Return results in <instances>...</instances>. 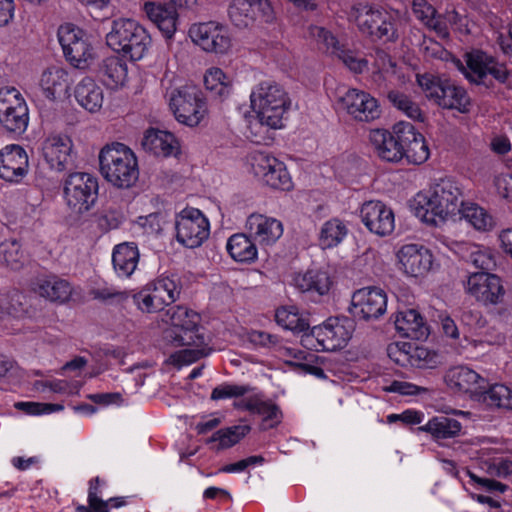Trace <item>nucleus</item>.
<instances>
[{
	"label": "nucleus",
	"mask_w": 512,
	"mask_h": 512,
	"mask_svg": "<svg viewBox=\"0 0 512 512\" xmlns=\"http://www.w3.org/2000/svg\"><path fill=\"white\" fill-rule=\"evenodd\" d=\"M170 325L163 332L164 341L173 346H186L170 356L171 362L181 365L193 363L207 355L205 336L200 327V315L184 306H175L167 311Z\"/></svg>",
	"instance_id": "nucleus-1"
},
{
	"label": "nucleus",
	"mask_w": 512,
	"mask_h": 512,
	"mask_svg": "<svg viewBox=\"0 0 512 512\" xmlns=\"http://www.w3.org/2000/svg\"><path fill=\"white\" fill-rule=\"evenodd\" d=\"M461 190L451 179H441L426 193L415 197V214L423 222L438 225L461 207Z\"/></svg>",
	"instance_id": "nucleus-2"
},
{
	"label": "nucleus",
	"mask_w": 512,
	"mask_h": 512,
	"mask_svg": "<svg viewBox=\"0 0 512 512\" xmlns=\"http://www.w3.org/2000/svg\"><path fill=\"white\" fill-rule=\"evenodd\" d=\"M250 101L258 118V122L251 125V129L254 126L272 129L283 127V119L291 107V99L282 85L273 80L261 81L252 89Z\"/></svg>",
	"instance_id": "nucleus-3"
},
{
	"label": "nucleus",
	"mask_w": 512,
	"mask_h": 512,
	"mask_svg": "<svg viewBox=\"0 0 512 512\" xmlns=\"http://www.w3.org/2000/svg\"><path fill=\"white\" fill-rule=\"evenodd\" d=\"M100 172L113 186L127 189L139 178L134 152L122 143L106 145L99 153Z\"/></svg>",
	"instance_id": "nucleus-4"
},
{
	"label": "nucleus",
	"mask_w": 512,
	"mask_h": 512,
	"mask_svg": "<svg viewBox=\"0 0 512 512\" xmlns=\"http://www.w3.org/2000/svg\"><path fill=\"white\" fill-rule=\"evenodd\" d=\"M465 64L458 61V68L465 78L491 93H498L496 84L507 83L510 72L507 67L482 50H472L464 56Z\"/></svg>",
	"instance_id": "nucleus-5"
},
{
	"label": "nucleus",
	"mask_w": 512,
	"mask_h": 512,
	"mask_svg": "<svg viewBox=\"0 0 512 512\" xmlns=\"http://www.w3.org/2000/svg\"><path fill=\"white\" fill-rule=\"evenodd\" d=\"M107 45L118 53H123L132 61L144 57L151 44L147 30L137 21L129 18H119L112 22V27L106 35Z\"/></svg>",
	"instance_id": "nucleus-6"
},
{
	"label": "nucleus",
	"mask_w": 512,
	"mask_h": 512,
	"mask_svg": "<svg viewBox=\"0 0 512 512\" xmlns=\"http://www.w3.org/2000/svg\"><path fill=\"white\" fill-rule=\"evenodd\" d=\"M349 17L362 34L374 40L394 42L398 38L395 17L381 7L356 4L351 7Z\"/></svg>",
	"instance_id": "nucleus-7"
},
{
	"label": "nucleus",
	"mask_w": 512,
	"mask_h": 512,
	"mask_svg": "<svg viewBox=\"0 0 512 512\" xmlns=\"http://www.w3.org/2000/svg\"><path fill=\"white\" fill-rule=\"evenodd\" d=\"M417 82L425 96L443 109L467 113L471 100L467 91L450 79H443L431 74L417 76Z\"/></svg>",
	"instance_id": "nucleus-8"
},
{
	"label": "nucleus",
	"mask_w": 512,
	"mask_h": 512,
	"mask_svg": "<svg viewBox=\"0 0 512 512\" xmlns=\"http://www.w3.org/2000/svg\"><path fill=\"white\" fill-rule=\"evenodd\" d=\"M166 98L175 119L189 127L197 126L207 113L206 101L196 86L171 89L167 91Z\"/></svg>",
	"instance_id": "nucleus-9"
},
{
	"label": "nucleus",
	"mask_w": 512,
	"mask_h": 512,
	"mask_svg": "<svg viewBox=\"0 0 512 512\" xmlns=\"http://www.w3.org/2000/svg\"><path fill=\"white\" fill-rule=\"evenodd\" d=\"M180 295L176 276H160L133 295V302L143 313H156L175 302Z\"/></svg>",
	"instance_id": "nucleus-10"
},
{
	"label": "nucleus",
	"mask_w": 512,
	"mask_h": 512,
	"mask_svg": "<svg viewBox=\"0 0 512 512\" xmlns=\"http://www.w3.org/2000/svg\"><path fill=\"white\" fill-rule=\"evenodd\" d=\"M98 195L97 178L89 173L74 172L64 181V199L69 209L82 214L91 209Z\"/></svg>",
	"instance_id": "nucleus-11"
},
{
	"label": "nucleus",
	"mask_w": 512,
	"mask_h": 512,
	"mask_svg": "<svg viewBox=\"0 0 512 512\" xmlns=\"http://www.w3.org/2000/svg\"><path fill=\"white\" fill-rule=\"evenodd\" d=\"M0 123L8 132L18 135H22L28 127V106L16 88L0 90Z\"/></svg>",
	"instance_id": "nucleus-12"
},
{
	"label": "nucleus",
	"mask_w": 512,
	"mask_h": 512,
	"mask_svg": "<svg viewBox=\"0 0 512 512\" xmlns=\"http://www.w3.org/2000/svg\"><path fill=\"white\" fill-rule=\"evenodd\" d=\"M176 239L187 248H197L209 237L210 224L196 208H185L175 220Z\"/></svg>",
	"instance_id": "nucleus-13"
},
{
	"label": "nucleus",
	"mask_w": 512,
	"mask_h": 512,
	"mask_svg": "<svg viewBox=\"0 0 512 512\" xmlns=\"http://www.w3.org/2000/svg\"><path fill=\"white\" fill-rule=\"evenodd\" d=\"M253 174L274 189L289 190L291 177L285 164L266 152L256 151L250 157Z\"/></svg>",
	"instance_id": "nucleus-14"
},
{
	"label": "nucleus",
	"mask_w": 512,
	"mask_h": 512,
	"mask_svg": "<svg viewBox=\"0 0 512 512\" xmlns=\"http://www.w3.org/2000/svg\"><path fill=\"white\" fill-rule=\"evenodd\" d=\"M465 290L484 305L502 303L506 293L501 278L487 272L471 273L467 278Z\"/></svg>",
	"instance_id": "nucleus-15"
},
{
	"label": "nucleus",
	"mask_w": 512,
	"mask_h": 512,
	"mask_svg": "<svg viewBox=\"0 0 512 512\" xmlns=\"http://www.w3.org/2000/svg\"><path fill=\"white\" fill-rule=\"evenodd\" d=\"M338 104L357 121L371 122L381 115L378 100L368 92L356 88L348 89L341 95Z\"/></svg>",
	"instance_id": "nucleus-16"
},
{
	"label": "nucleus",
	"mask_w": 512,
	"mask_h": 512,
	"mask_svg": "<svg viewBox=\"0 0 512 512\" xmlns=\"http://www.w3.org/2000/svg\"><path fill=\"white\" fill-rule=\"evenodd\" d=\"M189 34L192 41L206 52L225 54L231 47L228 30L214 21L193 25Z\"/></svg>",
	"instance_id": "nucleus-17"
},
{
	"label": "nucleus",
	"mask_w": 512,
	"mask_h": 512,
	"mask_svg": "<svg viewBox=\"0 0 512 512\" xmlns=\"http://www.w3.org/2000/svg\"><path fill=\"white\" fill-rule=\"evenodd\" d=\"M387 295L381 288L364 287L352 295L350 312L355 318L377 319L386 312Z\"/></svg>",
	"instance_id": "nucleus-18"
},
{
	"label": "nucleus",
	"mask_w": 512,
	"mask_h": 512,
	"mask_svg": "<svg viewBox=\"0 0 512 512\" xmlns=\"http://www.w3.org/2000/svg\"><path fill=\"white\" fill-rule=\"evenodd\" d=\"M350 338L351 332L344 324L330 319L327 323L314 327L306 342L317 350L336 351L345 347Z\"/></svg>",
	"instance_id": "nucleus-19"
},
{
	"label": "nucleus",
	"mask_w": 512,
	"mask_h": 512,
	"mask_svg": "<svg viewBox=\"0 0 512 512\" xmlns=\"http://www.w3.org/2000/svg\"><path fill=\"white\" fill-rule=\"evenodd\" d=\"M360 218L371 233L381 237L391 234L395 227L392 209L381 201L364 202L360 209Z\"/></svg>",
	"instance_id": "nucleus-20"
},
{
	"label": "nucleus",
	"mask_w": 512,
	"mask_h": 512,
	"mask_svg": "<svg viewBox=\"0 0 512 512\" xmlns=\"http://www.w3.org/2000/svg\"><path fill=\"white\" fill-rule=\"evenodd\" d=\"M308 35L323 44L327 52L337 56L351 71L361 73L367 67V61L364 58L357 57L352 51L346 50L326 28L310 25Z\"/></svg>",
	"instance_id": "nucleus-21"
},
{
	"label": "nucleus",
	"mask_w": 512,
	"mask_h": 512,
	"mask_svg": "<svg viewBox=\"0 0 512 512\" xmlns=\"http://www.w3.org/2000/svg\"><path fill=\"white\" fill-rule=\"evenodd\" d=\"M399 269L408 276L421 277L426 275L433 264V255L422 245L407 244L397 252Z\"/></svg>",
	"instance_id": "nucleus-22"
},
{
	"label": "nucleus",
	"mask_w": 512,
	"mask_h": 512,
	"mask_svg": "<svg viewBox=\"0 0 512 512\" xmlns=\"http://www.w3.org/2000/svg\"><path fill=\"white\" fill-rule=\"evenodd\" d=\"M28 156L19 145H7L0 151V178L12 183L20 182L28 172Z\"/></svg>",
	"instance_id": "nucleus-23"
},
{
	"label": "nucleus",
	"mask_w": 512,
	"mask_h": 512,
	"mask_svg": "<svg viewBox=\"0 0 512 512\" xmlns=\"http://www.w3.org/2000/svg\"><path fill=\"white\" fill-rule=\"evenodd\" d=\"M398 123L392 132L386 129H373L369 132V142L376 154L384 161L397 163L403 159L404 148L397 131Z\"/></svg>",
	"instance_id": "nucleus-24"
},
{
	"label": "nucleus",
	"mask_w": 512,
	"mask_h": 512,
	"mask_svg": "<svg viewBox=\"0 0 512 512\" xmlns=\"http://www.w3.org/2000/svg\"><path fill=\"white\" fill-rule=\"evenodd\" d=\"M397 131L404 148L403 159L415 165L424 163L430 155L424 136L411 123L404 121L398 122Z\"/></svg>",
	"instance_id": "nucleus-25"
},
{
	"label": "nucleus",
	"mask_w": 512,
	"mask_h": 512,
	"mask_svg": "<svg viewBox=\"0 0 512 512\" xmlns=\"http://www.w3.org/2000/svg\"><path fill=\"white\" fill-rule=\"evenodd\" d=\"M72 147L69 136L50 135L42 144L43 157L51 169L63 171L73 163Z\"/></svg>",
	"instance_id": "nucleus-26"
},
{
	"label": "nucleus",
	"mask_w": 512,
	"mask_h": 512,
	"mask_svg": "<svg viewBox=\"0 0 512 512\" xmlns=\"http://www.w3.org/2000/svg\"><path fill=\"white\" fill-rule=\"evenodd\" d=\"M447 386L458 393L478 395L485 388L486 380L468 366L450 368L445 376Z\"/></svg>",
	"instance_id": "nucleus-27"
},
{
	"label": "nucleus",
	"mask_w": 512,
	"mask_h": 512,
	"mask_svg": "<svg viewBox=\"0 0 512 512\" xmlns=\"http://www.w3.org/2000/svg\"><path fill=\"white\" fill-rule=\"evenodd\" d=\"M246 228L255 242L265 246L274 244L283 234L281 221L257 213L247 218Z\"/></svg>",
	"instance_id": "nucleus-28"
},
{
	"label": "nucleus",
	"mask_w": 512,
	"mask_h": 512,
	"mask_svg": "<svg viewBox=\"0 0 512 512\" xmlns=\"http://www.w3.org/2000/svg\"><path fill=\"white\" fill-rule=\"evenodd\" d=\"M70 84L71 79L68 72L59 66H52L45 69L39 80L43 94L49 100H55L65 95Z\"/></svg>",
	"instance_id": "nucleus-29"
},
{
	"label": "nucleus",
	"mask_w": 512,
	"mask_h": 512,
	"mask_svg": "<svg viewBox=\"0 0 512 512\" xmlns=\"http://www.w3.org/2000/svg\"><path fill=\"white\" fill-rule=\"evenodd\" d=\"M141 144L146 151L156 156L168 157L179 152L177 139L168 131L149 129L145 132Z\"/></svg>",
	"instance_id": "nucleus-30"
},
{
	"label": "nucleus",
	"mask_w": 512,
	"mask_h": 512,
	"mask_svg": "<svg viewBox=\"0 0 512 512\" xmlns=\"http://www.w3.org/2000/svg\"><path fill=\"white\" fill-rule=\"evenodd\" d=\"M394 323L397 331L404 337L420 340L428 336V328L423 317L415 309L398 311Z\"/></svg>",
	"instance_id": "nucleus-31"
},
{
	"label": "nucleus",
	"mask_w": 512,
	"mask_h": 512,
	"mask_svg": "<svg viewBox=\"0 0 512 512\" xmlns=\"http://www.w3.org/2000/svg\"><path fill=\"white\" fill-rule=\"evenodd\" d=\"M34 315L29 298L18 290L0 294V318H30Z\"/></svg>",
	"instance_id": "nucleus-32"
},
{
	"label": "nucleus",
	"mask_w": 512,
	"mask_h": 512,
	"mask_svg": "<svg viewBox=\"0 0 512 512\" xmlns=\"http://www.w3.org/2000/svg\"><path fill=\"white\" fill-rule=\"evenodd\" d=\"M139 250L134 243H121L114 247L112 264L118 277L129 278L137 268Z\"/></svg>",
	"instance_id": "nucleus-33"
},
{
	"label": "nucleus",
	"mask_w": 512,
	"mask_h": 512,
	"mask_svg": "<svg viewBox=\"0 0 512 512\" xmlns=\"http://www.w3.org/2000/svg\"><path fill=\"white\" fill-rule=\"evenodd\" d=\"M144 10L148 18L156 24L167 39L173 37L177 29L178 20V13L175 9L169 8L166 4L147 2L144 5Z\"/></svg>",
	"instance_id": "nucleus-34"
},
{
	"label": "nucleus",
	"mask_w": 512,
	"mask_h": 512,
	"mask_svg": "<svg viewBox=\"0 0 512 512\" xmlns=\"http://www.w3.org/2000/svg\"><path fill=\"white\" fill-rule=\"evenodd\" d=\"M295 287L302 293L325 295L329 292L332 281L327 272L308 270L297 274L293 279Z\"/></svg>",
	"instance_id": "nucleus-35"
},
{
	"label": "nucleus",
	"mask_w": 512,
	"mask_h": 512,
	"mask_svg": "<svg viewBox=\"0 0 512 512\" xmlns=\"http://www.w3.org/2000/svg\"><path fill=\"white\" fill-rule=\"evenodd\" d=\"M411 9L417 20L428 29L435 31L442 38L448 37L449 32L445 21L427 0H412Z\"/></svg>",
	"instance_id": "nucleus-36"
},
{
	"label": "nucleus",
	"mask_w": 512,
	"mask_h": 512,
	"mask_svg": "<svg viewBox=\"0 0 512 512\" xmlns=\"http://www.w3.org/2000/svg\"><path fill=\"white\" fill-rule=\"evenodd\" d=\"M75 99L80 106L89 112H97L104 102L102 88L92 79H82L75 88Z\"/></svg>",
	"instance_id": "nucleus-37"
},
{
	"label": "nucleus",
	"mask_w": 512,
	"mask_h": 512,
	"mask_svg": "<svg viewBox=\"0 0 512 512\" xmlns=\"http://www.w3.org/2000/svg\"><path fill=\"white\" fill-rule=\"evenodd\" d=\"M98 75L105 86L115 89L124 85L127 79V65L118 56H110L102 60Z\"/></svg>",
	"instance_id": "nucleus-38"
},
{
	"label": "nucleus",
	"mask_w": 512,
	"mask_h": 512,
	"mask_svg": "<svg viewBox=\"0 0 512 512\" xmlns=\"http://www.w3.org/2000/svg\"><path fill=\"white\" fill-rule=\"evenodd\" d=\"M36 291L51 302L63 304L71 298L72 286L66 279L49 276L38 281Z\"/></svg>",
	"instance_id": "nucleus-39"
},
{
	"label": "nucleus",
	"mask_w": 512,
	"mask_h": 512,
	"mask_svg": "<svg viewBox=\"0 0 512 512\" xmlns=\"http://www.w3.org/2000/svg\"><path fill=\"white\" fill-rule=\"evenodd\" d=\"M462 429V425L454 418L447 416H435L425 425L418 428L419 431L429 433L433 439H451L457 437Z\"/></svg>",
	"instance_id": "nucleus-40"
},
{
	"label": "nucleus",
	"mask_w": 512,
	"mask_h": 512,
	"mask_svg": "<svg viewBox=\"0 0 512 512\" xmlns=\"http://www.w3.org/2000/svg\"><path fill=\"white\" fill-rule=\"evenodd\" d=\"M229 255L237 262H253L257 258V248L250 235L243 233L232 235L226 245Z\"/></svg>",
	"instance_id": "nucleus-41"
},
{
	"label": "nucleus",
	"mask_w": 512,
	"mask_h": 512,
	"mask_svg": "<svg viewBox=\"0 0 512 512\" xmlns=\"http://www.w3.org/2000/svg\"><path fill=\"white\" fill-rule=\"evenodd\" d=\"M348 234L345 223L332 218L327 220L321 227L319 233V244L323 249H330L338 246Z\"/></svg>",
	"instance_id": "nucleus-42"
},
{
	"label": "nucleus",
	"mask_w": 512,
	"mask_h": 512,
	"mask_svg": "<svg viewBox=\"0 0 512 512\" xmlns=\"http://www.w3.org/2000/svg\"><path fill=\"white\" fill-rule=\"evenodd\" d=\"M476 230L489 231L494 226L492 216L482 207L471 202H461L458 211Z\"/></svg>",
	"instance_id": "nucleus-43"
},
{
	"label": "nucleus",
	"mask_w": 512,
	"mask_h": 512,
	"mask_svg": "<svg viewBox=\"0 0 512 512\" xmlns=\"http://www.w3.org/2000/svg\"><path fill=\"white\" fill-rule=\"evenodd\" d=\"M228 16L235 27L240 29L249 27L256 19L253 2L250 0H233L228 8Z\"/></svg>",
	"instance_id": "nucleus-44"
},
{
	"label": "nucleus",
	"mask_w": 512,
	"mask_h": 512,
	"mask_svg": "<svg viewBox=\"0 0 512 512\" xmlns=\"http://www.w3.org/2000/svg\"><path fill=\"white\" fill-rule=\"evenodd\" d=\"M481 400L489 407L512 410V390L503 385L495 384L488 390H481Z\"/></svg>",
	"instance_id": "nucleus-45"
},
{
	"label": "nucleus",
	"mask_w": 512,
	"mask_h": 512,
	"mask_svg": "<svg viewBox=\"0 0 512 512\" xmlns=\"http://www.w3.org/2000/svg\"><path fill=\"white\" fill-rule=\"evenodd\" d=\"M387 98L395 108L402 111L410 119L418 122L425 120V115L419 105L412 101L408 95L392 90L388 92Z\"/></svg>",
	"instance_id": "nucleus-46"
},
{
	"label": "nucleus",
	"mask_w": 512,
	"mask_h": 512,
	"mask_svg": "<svg viewBox=\"0 0 512 512\" xmlns=\"http://www.w3.org/2000/svg\"><path fill=\"white\" fill-rule=\"evenodd\" d=\"M275 319L278 325L293 332H302L309 327L308 323L299 316L294 306L278 308Z\"/></svg>",
	"instance_id": "nucleus-47"
},
{
	"label": "nucleus",
	"mask_w": 512,
	"mask_h": 512,
	"mask_svg": "<svg viewBox=\"0 0 512 512\" xmlns=\"http://www.w3.org/2000/svg\"><path fill=\"white\" fill-rule=\"evenodd\" d=\"M0 262L12 270H18L23 266L25 256L16 240H5L0 244Z\"/></svg>",
	"instance_id": "nucleus-48"
},
{
	"label": "nucleus",
	"mask_w": 512,
	"mask_h": 512,
	"mask_svg": "<svg viewBox=\"0 0 512 512\" xmlns=\"http://www.w3.org/2000/svg\"><path fill=\"white\" fill-rule=\"evenodd\" d=\"M249 425H235L215 432L210 441L218 442L219 449H225L237 444L250 431Z\"/></svg>",
	"instance_id": "nucleus-49"
},
{
	"label": "nucleus",
	"mask_w": 512,
	"mask_h": 512,
	"mask_svg": "<svg viewBox=\"0 0 512 512\" xmlns=\"http://www.w3.org/2000/svg\"><path fill=\"white\" fill-rule=\"evenodd\" d=\"M204 84L215 96L225 97L229 94L230 81L220 68L208 69L204 76Z\"/></svg>",
	"instance_id": "nucleus-50"
},
{
	"label": "nucleus",
	"mask_w": 512,
	"mask_h": 512,
	"mask_svg": "<svg viewBox=\"0 0 512 512\" xmlns=\"http://www.w3.org/2000/svg\"><path fill=\"white\" fill-rule=\"evenodd\" d=\"M63 53L74 67L85 69L88 66V60L92 57V48L84 37Z\"/></svg>",
	"instance_id": "nucleus-51"
},
{
	"label": "nucleus",
	"mask_w": 512,
	"mask_h": 512,
	"mask_svg": "<svg viewBox=\"0 0 512 512\" xmlns=\"http://www.w3.org/2000/svg\"><path fill=\"white\" fill-rule=\"evenodd\" d=\"M254 390L255 388L250 385L223 383L212 390L210 398L215 401L231 398L238 399L252 393Z\"/></svg>",
	"instance_id": "nucleus-52"
},
{
	"label": "nucleus",
	"mask_w": 512,
	"mask_h": 512,
	"mask_svg": "<svg viewBox=\"0 0 512 512\" xmlns=\"http://www.w3.org/2000/svg\"><path fill=\"white\" fill-rule=\"evenodd\" d=\"M303 362L294 363L297 370L303 374H310L318 379H326L323 369L325 359L313 353H307L302 357Z\"/></svg>",
	"instance_id": "nucleus-53"
},
{
	"label": "nucleus",
	"mask_w": 512,
	"mask_h": 512,
	"mask_svg": "<svg viewBox=\"0 0 512 512\" xmlns=\"http://www.w3.org/2000/svg\"><path fill=\"white\" fill-rule=\"evenodd\" d=\"M85 37V33L72 24L61 25L58 29V40L63 52Z\"/></svg>",
	"instance_id": "nucleus-54"
},
{
	"label": "nucleus",
	"mask_w": 512,
	"mask_h": 512,
	"mask_svg": "<svg viewBox=\"0 0 512 512\" xmlns=\"http://www.w3.org/2000/svg\"><path fill=\"white\" fill-rule=\"evenodd\" d=\"M469 261L476 267L484 271L493 270L496 266V260L493 253L488 249L475 247L471 251Z\"/></svg>",
	"instance_id": "nucleus-55"
},
{
	"label": "nucleus",
	"mask_w": 512,
	"mask_h": 512,
	"mask_svg": "<svg viewBox=\"0 0 512 512\" xmlns=\"http://www.w3.org/2000/svg\"><path fill=\"white\" fill-rule=\"evenodd\" d=\"M410 349L411 343L408 342L391 343L387 347V354L396 364L407 367L410 366Z\"/></svg>",
	"instance_id": "nucleus-56"
},
{
	"label": "nucleus",
	"mask_w": 512,
	"mask_h": 512,
	"mask_svg": "<svg viewBox=\"0 0 512 512\" xmlns=\"http://www.w3.org/2000/svg\"><path fill=\"white\" fill-rule=\"evenodd\" d=\"M436 354L425 347L416 346L411 343L410 349V366L417 368L431 367L434 363Z\"/></svg>",
	"instance_id": "nucleus-57"
},
{
	"label": "nucleus",
	"mask_w": 512,
	"mask_h": 512,
	"mask_svg": "<svg viewBox=\"0 0 512 512\" xmlns=\"http://www.w3.org/2000/svg\"><path fill=\"white\" fill-rule=\"evenodd\" d=\"M91 295L94 299L105 301L122 303L128 299V292L119 290L112 286L98 287L91 291Z\"/></svg>",
	"instance_id": "nucleus-58"
},
{
	"label": "nucleus",
	"mask_w": 512,
	"mask_h": 512,
	"mask_svg": "<svg viewBox=\"0 0 512 512\" xmlns=\"http://www.w3.org/2000/svg\"><path fill=\"white\" fill-rule=\"evenodd\" d=\"M15 407L30 415L50 414L64 409V406L61 404L38 402H18Z\"/></svg>",
	"instance_id": "nucleus-59"
},
{
	"label": "nucleus",
	"mask_w": 512,
	"mask_h": 512,
	"mask_svg": "<svg viewBox=\"0 0 512 512\" xmlns=\"http://www.w3.org/2000/svg\"><path fill=\"white\" fill-rule=\"evenodd\" d=\"M35 387L42 392L49 390L53 393H58V394H73L74 393L73 392V384H71L67 380H62V379L37 381L35 383Z\"/></svg>",
	"instance_id": "nucleus-60"
},
{
	"label": "nucleus",
	"mask_w": 512,
	"mask_h": 512,
	"mask_svg": "<svg viewBox=\"0 0 512 512\" xmlns=\"http://www.w3.org/2000/svg\"><path fill=\"white\" fill-rule=\"evenodd\" d=\"M264 406H266L265 412H259L258 415L262 417L261 429L267 430L280 422L281 412L278 406L270 401H265Z\"/></svg>",
	"instance_id": "nucleus-61"
},
{
	"label": "nucleus",
	"mask_w": 512,
	"mask_h": 512,
	"mask_svg": "<svg viewBox=\"0 0 512 512\" xmlns=\"http://www.w3.org/2000/svg\"><path fill=\"white\" fill-rule=\"evenodd\" d=\"M387 391L401 395H420L426 393L428 389L410 382L393 381Z\"/></svg>",
	"instance_id": "nucleus-62"
},
{
	"label": "nucleus",
	"mask_w": 512,
	"mask_h": 512,
	"mask_svg": "<svg viewBox=\"0 0 512 512\" xmlns=\"http://www.w3.org/2000/svg\"><path fill=\"white\" fill-rule=\"evenodd\" d=\"M253 2V9L258 11L259 19L267 24L274 23L276 20L274 9L269 0H250Z\"/></svg>",
	"instance_id": "nucleus-63"
},
{
	"label": "nucleus",
	"mask_w": 512,
	"mask_h": 512,
	"mask_svg": "<svg viewBox=\"0 0 512 512\" xmlns=\"http://www.w3.org/2000/svg\"><path fill=\"white\" fill-rule=\"evenodd\" d=\"M494 186L497 193L508 200H512V175L508 173H502L495 177Z\"/></svg>",
	"instance_id": "nucleus-64"
}]
</instances>
